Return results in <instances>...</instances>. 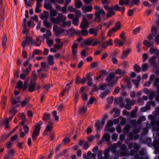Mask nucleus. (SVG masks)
Listing matches in <instances>:
<instances>
[{
  "label": "nucleus",
  "instance_id": "nucleus-1",
  "mask_svg": "<svg viewBox=\"0 0 159 159\" xmlns=\"http://www.w3.org/2000/svg\"><path fill=\"white\" fill-rule=\"evenodd\" d=\"M71 29L65 30L60 27H58L57 25H54L53 27V30L55 33L56 36L60 37L62 34L63 35H66L68 34L69 32H71Z\"/></svg>",
  "mask_w": 159,
  "mask_h": 159
},
{
  "label": "nucleus",
  "instance_id": "nucleus-2",
  "mask_svg": "<svg viewBox=\"0 0 159 159\" xmlns=\"http://www.w3.org/2000/svg\"><path fill=\"white\" fill-rule=\"evenodd\" d=\"M43 123L41 121L37 123L34 126L35 129L32 134V138L33 141H35L37 139V136L39 134V131L41 129L40 126L43 124Z\"/></svg>",
  "mask_w": 159,
  "mask_h": 159
},
{
  "label": "nucleus",
  "instance_id": "nucleus-3",
  "mask_svg": "<svg viewBox=\"0 0 159 159\" xmlns=\"http://www.w3.org/2000/svg\"><path fill=\"white\" fill-rule=\"evenodd\" d=\"M66 19V17L63 16L61 13L59 14L56 18L52 17L50 18L51 21L55 24H59L61 22L65 20Z\"/></svg>",
  "mask_w": 159,
  "mask_h": 159
},
{
  "label": "nucleus",
  "instance_id": "nucleus-4",
  "mask_svg": "<svg viewBox=\"0 0 159 159\" xmlns=\"http://www.w3.org/2000/svg\"><path fill=\"white\" fill-rule=\"evenodd\" d=\"M25 39H26L24 40L21 43L23 49H24L26 45H28L29 43L33 45L34 43V40L32 37L28 36L27 34L25 37Z\"/></svg>",
  "mask_w": 159,
  "mask_h": 159
},
{
  "label": "nucleus",
  "instance_id": "nucleus-5",
  "mask_svg": "<svg viewBox=\"0 0 159 159\" xmlns=\"http://www.w3.org/2000/svg\"><path fill=\"white\" fill-rule=\"evenodd\" d=\"M120 22H117L115 24V26L109 30L107 33V35L110 37L111 36L112 34L117 31L120 29Z\"/></svg>",
  "mask_w": 159,
  "mask_h": 159
},
{
  "label": "nucleus",
  "instance_id": "nucleus-6",
  "mask_svg": "<svg viewBox=\"0 0 159 159\" xmlns=\"http://www.w3.org/2000/svg\"><path fill=\"white\" fill-rule=\"evenodd\" d=\"M100 43V41L97 40L93 41V40L92 39V38H90L89 39H85L84 41V44L88 46L92 45L93 46H95L97 44H99Z\"/></svg>",
  "mask_w": 159,
  "mask_h": 159
},
{
  "label": "nucleus",
  "instance_id": "nucleus-7",
  "mask_svg": "<svg viewBox=\"0 0 159 159\" xmlns=\"http://www.w3.org/2000/svg\"><path fill=\"white\" fill-rule=\"evenodd\" d=\"M151 31L152 32V34L153 35L154 37H155L156 43L158 44H159V34L156 26L152 27Z\"/></svg>",
  "mask_w": 159,
  "mask_h": 159
},
{
  "label": "nucleus",
  "instance_id": "nucleus-8",
  "mask_svg": "<svg viewBox=\"0 0 159 159\" xmlns=\"http://www.w3.org/2000/svg\"><path fill=\"white\" fill-rule=\"evenodd\" d=\"M15 149H10L9 152L5 156V159H12L15 155Z\"/></svg>",
  "mask_w": 159,
  "mask_h": 159
},
{
  "label": "nucleus",
  "instance_id": "nucleus-9",
  "mask_svg": "<svg viewBox=\"0 0 159 159\" xmlns=\"http://www.w3.org/2000/svg\"><path fill=\"white\" fill-rule=\"evenodd\" d=\"M89 24V23L88 22L87 19L84 18L80 24V27L82 29H85L88 27Z\"/></svg>",
  "mask_w": 159,
  "mask_h": 159
},
{
  "label": "nucleus",
  "instance_id": "nucleus-10",
  "mask_svg": "<svg viewBox=\"0 0 159 159\" xmlns=\"http://www.w3.org/2000/svg\"><path fill=\"white\" fill-rule=\"evenodd\" d=\"M78 46L76 43H74L72 47V55L74 57H77V52L78 50L77 48Z\"/></svg>",
  "mask_w": 159,
  "mask_h": 159
},
{
  "label": "nucleus",
  "instance_id": "nucleus-11",
  "mask_svg": "<svg viewBox=\"0 0 159 159\" xmlns=\"http://www.w3.org/2000/svg\"><path fill=\"white\" fill-rule=\"evenodd\" d=\"M155 78V75L154 74L151 75L149 77V81L145 82L144 86L149 87L152 84V81L154 80Z\"/></svg>",
  "mask_w": 159,
  "mask_h": 159
},
{
  "label": "nucleus",
  "instance_id": "nucleus-12",
  "mask_svg": "<svg viewBox=\"0 0 159 159\" xmlns=\"http://www.w3.org/2000/svg\"><path fill=\"white\" fill-rule=\"evenodd\" d=\"M79 144L82 146L84 150L87 149L89 147L88 142L84 140H82L80 141Z\"/></svg>",
  "mask_w": 159,
  "mask_h": 159
},
{
  "label": "nucleus",
  "instance_id": "nucleus-13",
  "mask_svg": "<svg viewBox=\"0 0 159 159\" xmlns=\"http://www.w3.org/2000/svg\"><path fill=\"white\" fill-rule=\"evenodd\" d=\"M132 50L131 49L129 48H128L125 51L122 52V54L121 56V58L123 59H125L129 54L130 51Z\"/></svg>",
  "mask_w": 159,
  "mask_h": 159
},
{
  "label": "nucleus",
  "instance_id": "nucleus-14",
  "mask_svg": "<svg viewBox=\"0 0 159 159\" xmlns=\"http://www.w3.org/2000/svg\"><path fill=\"white\" fill-rule=\"evenodd\" d=\"M104 7L106 10H120V7H119L118 4L111 7H109L107 5H105Z\"/></svg>",
  "mask_w": 159,
  "mask_h": 159
},
{
  "label": "nucleus",
  "instance_id": "nucleus-15",
  "mask_svg": "<svg viewBox=\"0 0 159 159\" xmlns=\"http://www.w3.org/2000/svg\"><path fill=\"white\" fill-rule=\"evenodd\" d=\"M98 28H91L89 29V33L90 34H93L94 36H97L98 34Z\"/></svg>",
  "mask_w": 159,
  "mask_h": 159
},
{
  "label": "nucleus",
  "instance_id": "nucleus-16",
  "mask_svg": "<svg viewBox=\"0 0 159 159\" xmlns=\"http://www.w3.org/2000/svg\"><path fill=\"white\" fill-rule=\"evenodd\" d=\"M36 84L34 81L31 82L29 84L28 89L30 92H33L35 90V86Z\"/></svg>",
  "mask_w": 159,
  "mask_h": 159
},
{
  "label": "nucleus",
  "instance_id": "nucleus-17",
  "mask_svg": "<svg viewBox=\"0 0 159 159\" xmlns=\"http://www.w3.org/2000/svg\"><path fill=\"white\" fill-rule=\"evenodd\" d=\"M41 67L43 69V71L47 72L50 68L49 66L45 62H43L41 63Z\"/></svg>",
  "mask_w": 159,
  "mask_h": 159
},
{
  "label": "nucleus",
  "instance_id": "nucleus-18",
  "mask_svg": "<svg viewBox=\"0 0 159 159\" xmlns=\"http://www.w3.org/2000/svg\"><path fill=\"white\" fill-rule=\"evenodd\" d=\"M6 16L4 11H0V26L2 25L1 24L4 20V18Z\"/></svg>",
  "mask_w": 159,
  "mask_h": 159
},
{
  "label": "nucleus",
  "instance_id": "nucleus-19",
  "mask_svg": "<svg viewBox=\"0 0 159 159\" xmlns=\"http://www.w3.org/2000/svg\"><path fill=\"white\" fill-rule=\"evenodd\" d=\"M115 75L113 73L109 74L106 78V81L108 82H110L115 78Z\"/></svg>",
  "mask_w": 159,
  "mask_h": 159
},
{
  "label": "nucleus",
  "instance_id": "nucleus-20",
  "mask_svg": "<svg viewBox=\"0 0 159 159\" xmlns=\"http://www.w3.org/2000/svg\"><path fill=\"white\" fill-rule=\"evenodd\" d=\"M48 65L51 66L53 65L54 64V58L52 55H49L48 57Z\"/></svg>",
  "mask_w": 159,
  "mask_h": 159
},
{
  "label": "nucleus",
  "instance_id": "nucleus-21",
  "mask_svg": "<svg viewBox=\"0 0 159 159\" xmlns=\"http://www.w3.org/2000/svg\"><path fill=\"white\" fill-rule=\"evenodd\" d=\"M110 136L109 134L104 133L103 136L102 138V142H106L109 141L110 140Z\"/></svg>",
  "mask_w": 159,
  "mask_h": 159
},
{
  "label": "nucleus",
  "instance_id": "nucleus-22",
  "mask_svg": "<svg viewBox=\"0 0 159 159\" xmlns=\"http://www.w3.org/2000/svg\"><path fill=\"white\" fill-rule=\"evenodd\" d=\"M44 6L46 9L48 10H54L52 8V4L50 2H45L44 3Z\"/></svg>",
  "mask_w": 159,
  "mask_h": 159
},
{
  "label": "nucleus",
  "instance_id": "nucleus-23",
  "mask_svg": "<svg viewBox=\"0 0 159 159\" xmlns=\"http://www.w3.org/2000/svg\"><path fill=\"white\" fill-rule=\"evenodd\" d=\"M49 16L48 12L46 11H44V13H42L40 16V18L42 19H47Z\"/></svg>",
  "mask_w": 159,
  "mask_h": 159
},
{
  "label": "nucleus",
  "instance_id": "nucleus-24",
  "mask_svg": "<svg viewBox=\"0 0 159 159\" xmlns=\"http://www.w3.org/2000/svg\"><path fill=\"white\" fill-rule=\"evenodd\" d=\"M115 73L119 75H124L126 73V71L125 70H121L120 69H117L115 71Z\"/></svg>",
  "mask_w": 159,
  "mask_h": 159
},
{
  "label": "nucleus",
  "instance_id": "nucleus-25",
  "mask_svg": "<svg viewBox=\"0 0 159 159\" xmlns=\"http://www.w3.org/2000/svg\"><path fill=\"white\" fill-rule=\"evenodd\" d=\"M71 25V22L70 21H63L62 24L61 25L62 27H69Z\"/></svg>",
  "mask_w": 159,
  "mask_h": 159
},
{
  "label": "nucleus",
  "instance_id": "nucleus-26",
  "mask_svg": "<svg viewBox=\"0 0 159 159\" xmlns=\"http://www.w3.org/2000/svg\"><path fill=\"white\" fill-rule=\"evenodd\" d=\"M50 114H47L46 113H45L44 114V115L43 117V120L45 121H48V123H49V122H51L50 121Z\"/></svg>",
  "mask_w": 159,
  "mask_h": 159
},
{
  "label": "nucleus",
  "instance_id": "nucleus-27",
  "mask_svg": "<svg viewBox=\"0 0 159 159\" xmlns=\"http://www.w3.org/2000/svg\"><path fill=\"white\" fill-rule=\"evenodd\" d=\"M21 98L18 97L16 98H13L11 100L12 104L13 105H15L18 102H20Z\"/></svg>",
  "mask_w": 159,
  "mask_h": 159
},
{
  "label": "nucleus",
  "instance_id": "nucleus-28",
  "mask_svg": "<svg viewBox=\"0 0 159 159\" xmlns=\"http://www.w3.org/2000/svg\"><path fill=\"white\" fill-rule=\"evenodd\" d=\"M109 150L108 149H106L104 150V156L103 159H109L110 157V155L109 153Z\"/></svg>",
  "mask_w": 159,
  "mask_h": 159
},
{
  "label": "nucleus",
  "instance_id": "nucleus-29",
  "mask_svg": "<svg viewBox=\"0 0 159 159\" xmlns=\"http://www.w3.org/2000/svg\"><path fill=\"white\" fill-rule=\"evenodd\" d=\"M2 46L3 48H4L6 46V43L7 42V38L6 35L4 34L2 38Z\"/></svg>",
  "mask_w": 159,
  "mask_h": 159
},
{
  "label": "nucleus",
  "instance_id": "nucleus-30",
  "mask_svg": "<svg viewBox=\"0 0 159 159\" xmlns=\"http://www.w3.org/2000/svg\"><path fill=\"white\" fill-rule=\"evenodd\" d=\"M113 125V122L112 120H109L108 121L106 125L105 126L104 128L105 131H107L108 128L112 126Z\"/></svg>",
  "mask_w": 159,
  "mask_h": 159
},
{
  "label": "nucleus",
  "instance_id": "nucleus-31",
  "mask_svg": "<svg viewBox=\"0 0 159 159\" xmlns=\"http://www.w3.org/2000/svg\"><path fill=\"white\" fill-rule=\"evenodd\" d=\"M151 124L153 127H155L156 126L159 127V121L158 120H152L151 121Z\"/></svg>",
  "mask_w": 159,
  "mask_h": 159
},
{
  "label": "nucleus",
  "instance_id": "nucleus-32",
  "mask_svg": "<svg viewBox=\"0 0 159 159\" xmlns=\"http://www.w3.org/2000/svg\"><path fill=\"white\" fill-rule=\"evenodd\" d=\"M131 126L129 125H126L124 127L123 129V131L125 133H129Z\"/></svg>",
  "mask_w": 159,
  "mask_h": 159
},
{
  "label": "nucleus",
  "instance_id": "nucleus-33",
  "mask_svg": "<svg viewBox=\"0 0 159 159\" xmlns=\"http://www.w3.org/2000/svg\"><path fill=\"white\" fill-rule=\"evenodd\" d=\"M156 57L155 55H154L150 58L149 61L151 65H154L156 64Z\"/></svg>",
  "mask_w": 159,
  "mask_h": 159
},
{
  "label": "nucleus",
  "instance_id": "nucleus-34",
  "mask_svg": "<svg viewBox=\"0 0 159 159\" xmlns=\"http://www.w3.org/2000/svg\"><path fill=\"white\" fill-rule=\"evenodd\" d=\"M114 42L115 43L118 45L119 47L123 46L124 44V43L123 41L119 40L118 39H116Z\"/></svg>",
  "mask_w": 159,
  "mask_h": 159
},
{
  "label": "nucleus",
  "instance_id": "nucleus-35",
  "mask_svg": "<svg viewBox=\"0 0 159 159\" xmlns=\"http://www.w3.org/2000/svg\"><path fill=\"white\" fill-rule=\"evenodd\" d=\"M148 39L152 44L156 41L155 37H154L153 35L150 34L148 37Z\"/></svg>",
  "mask_w": 159,
  "mask_h": 159
},
{
  "label": "nucleus",
  "instance_id": "nucleus-36",
  "mask_svg": "<svg viewBox=\"0 0 159 159\" xmlns=\"http://www.w3.org/2000/svg\"><path fill=\"white\" fill-rule=\"evenodd\" d=\"M115 112L113 115V117L114 118L118 117L120 115V111L116 108H113L112 112Z\"/></svg>",
  "mask_w": 159,
  "mask_h": 159
},
{
  "label": "nucleus",
  "instance_id": "nucleus-37",
  "mask_svg": "<svg viewBox=\"0 0 159 159\" xmlns=\"http://www.w3.org/2000/svg\"><path fill=\"white\" fill-rule=\"evenodd\" d=\"M153 146L157 150H159V140H156L154 141Z\"/></svg>",
  "mask_w": 159,
  "mask_h": 159
},
{
  "label": "nucleus",
  "instance_id": "nucleus-38",
  "mask_svg": "<svg viewBox=\"0 0 159 159\" xmlns=\"http://www.w3.org/2000/svg\"><path fill=\"white\" fill-rule=\"evenodd\" d=\"M100 63V61L93 62L90 65V68H94L97 67L98 66Z\"/></svg>",
  "mask_w": 159,
  "mask_h": 159
},
{
  "label": "nucleus",
  "instance_id": "nucleus-39",
  "mask_svg": "<svg viewBox=\"0 0 159 159\" xmlns=\"http://www.w3.org/2000/svg\"><path fill=\"white\" fill-rule=\"evenodd\" d=\"M75 7L77 8H80L82 5V2L79 0H77L75 2Z\"/></svg>",
  "mask_w": 159,
  "mask_h": 159
},
{
  "label": "nucleus",
  "instance_id": "nucleus-40",
  "mask_svg": "<svg viewBox=\"0 0 159 159\" xmlns=\"http://www.w3.org/2000/svg\"><path fill=\"white\" fill-rule=\"evenodd\" d=\"M49 125H47L45 129L47 131H51L52 130L53 128V123L52 122H49Z\"/></svg>",
  "mask_w": 159,
  "mask_h": 159
},
{
  "label": "nucleus",
  "instance_id": "nucleus-41",
  "mask_svg": "<svg viewBox=\"0 0 159 159\" xmlns=\"http://www.w3.org/2000/svg\"><path fill=\"white\" fill-rule=\"evenodd\" d=\"M110 92V91L108 90H106L100 94V97L102 98H104L108 95Z\"/></svg>",
  "mask_w": 159,
  "mask_h": 159
},
{
  "label": "nucleus",
  "instance_id": "nucleus-42",
  "mask_svg": "<svg viewBox=\"0 0 159 159\" xmlns=\"http://www.w3.org/2000/svg\"><path fill=\"white\" fill-rule=\"evenodd\" d=\"M17 112V110H15V107H12L11 108L9 113L11 115L14 116Z\"/></svg>",
  "mask_w": 159,
  "mask_h": 159
},
{
  "label": "nucleus",
  "instance_id": "nucleus-43",
  "mask_svg": "<svg viewBox=\"0 0 159 159\" xmlns=\"http://www.w3.org/2000/svg\"><path fill=\"white\" fill-rule=\"evenodd\" d=\"M101 124L100 121H98V122L96 123L95 127L96 128V131L100 130L101 127H103Z\"/></svg>",
  "mask_w": 159,
  "mask_h": 159
},
{
  "label": "nucleus",
  "instance_id": "nucleus-44",
  "mask_svg": "<svg viewBox=\"0 0 159 159\" xmlns=\"http://www.w3.org/2000/svg\"><path fill=\"white\" fill-rule=\"evenodd\" d=\"M41 51L39 49H36L34 50V52L32 53L31 58H33L34 56V54L40 55L41 54Z\"/></svg>",
  "mask_w": 159,
  "mask_h": 159
},
{
  "label": "nucleus",
  "instance_id": "nucleus-45",
  "mask_svg": "<svg viewBox=\"0 0 159 159\" xmlns=\"http://www.w3.org/2000/svg\"><path fill=\"white\" fill-rule=\"evenodd\" d=\"M153 84L154 85L157 87L159 88V77L155 78L153 82Z\"/></svg>",
  "mask_w": 159,
  "mask_h": 159
},
{
  "label": "nucleus",
  "instance_id": "nucleus-46",
  "mask_svg": "<svg viewBox=\"0 0 159 159\" xmlns=\"http://www.w3.org/2000/svg\"><path fill=\"white\" fill-rule=\"evenodd\" d=\"M87 108L85 107H83L81 108H80L79 110V113H80L84 114L86 112Z\"/></svg>",
  "mask_w": 159,
  "mask_h": 159
},
{
  "label": "nucleus",
  "instance_id": "nucleus-47",
  "mask_svg": "<svg viewBox=\"0 0 159 159\" xmlns=\"http://www.w3.org/2000/svg\"><path fill=\"white\" fill-rule=\"evenodd\" d=\"M30 101V99L28 98H26L25 100L23 101L21 103V105L22 107H24L28 104V102Z\"/></svg>",
  "mask_w": 159,
  "mask_h": 159
},
{
  "label": "nucleus",
  "instance_id": "nucleus-48",
  "mask_svg": "<svg viewBox=\"0 0 159 159\" xmlns=\"http://www.w3.org/2000/svg\"><path fill=\"white\" fill-rule=\"evenodd\" d=\"M102 151L101 150L98 151V159H103V157L102 156Z\"/></svg>",
  "mask_w": 159,
  "mask_h": 159
},
{
  "label": "nucleus",
  "instance_id": "nucleus-49",
  "mask_svg": "<svg viewBox=\"0 0 159 159\" xmlns=\"http://www.w3.org/2000/svg\"><path fill=\"white\" fill-rule=\"evenodd\" d=\"M148 66L147 64L144 63L141 66L142 70L143 72L146 71L148 68Z\"/></svg>",
  "mask_w": 159,
  "mask_h": 159
},
{
  "label": "nucleus",
  "instance_id": "nucleus-50",
  "mask_svg": "<svg viewBox=\"0 0 159 159\" xmlns=\"http://www.w3.org/2000/svg\"><path fill=\"white\" fill-rule=\"evenodd\" d=\"M106 87L107 86L105 84L101 83L100 84L99 88L100 90H102L105 89H106Z\"/></svg>",
  "mask_w": 159,
  "mask_h": 159
},
{
  "label": "nucleus",
  "instance_id": "nucleus-51",
  "mask_svg": "<svg viewBox=\"0 0 159 159\" xmlns=\"http://www.w3.org/2000/svg\"><path fill=\"white\" fill-rule=\"evenodd\" d=\"M93 7L91 6H84L82 8V10H92Z\"/></svg>",
  "mask_w": 159,
  "mask_h": 159
},
{
  "label": "nucleus",
  "instance_id": "nucleus-52",
  "mask_svg": "<svg viewBox=\"0 0 159 159\" xmlns=\"http://www.w3.org/2000/svg\"><path fill=\"white\" fill-rule=\"evenodd\" d=\"M79 21V18H75L73 19L72 23L74 25L77 26L78 25Z\"/></svg>",
  "mask_w": 159,
  "mask_h": 159
},
{
  "label": "nucleus",
  "instance_id": "nucleus-53",
  "mask_svg": "<svg viewBox=\"0 0 159 159\" xmlns=\"http://www.w3.org/2000/svg\"><path fill=\"white\" fill-rule=\"evenodd\" d=\"M101 11H97L95 12V19H98L100 17L101 15Z\"/></svg>",
  "mask_w": 159,
  "mask_h": 159
},
{
  "label": "nucleus",
  "instance_id": "nucleus-54",
  "mask_svg": "<svg viewBox=\"0 0 159 159\" xmlns=\"http://www.w3.org/2000/svg\"><path fill=\"white\" fill-rule=\"evenodd\" d=\"M41 43V40L39 38H37L36 39V41L34 43L35 46H39Z\"/></svg>",
  "mask_w": 159,
  "mask_h": 159
},
{
  "label": "nucleus",
  "instance_id": "nucleus-55",
  "mask_svg": "<svg viewBox=\"0 0 159 159\" xmlns=\"http://www.w3.org/2000/svg\"><path fill=\"white\" fill-rule=\"evenodd\" d=\"M115 14L114 11H110L107 14V17H110L114 15Z\"/></svg>",
  "mask_w": 159,
  "mask_h": 159
},
{
  "label": "nucleus",
  "instance_id": "nucleus-56",
  "mask_svg": "<svg viewBox=\"0 0 159 159\" xmlns=\"http://www.w3.org/2000/svg\"><path fill=\"white\" fill-rule=\"evenodd\" d=\"M57 11H50V17L51 18L57 15Z\"/></svg>",
  "mask_w": 159,
  "mask_h": 159
},
{
  "label": "nucleus",
  "instance_id": "nucleus-57",
  "mask_svg": "<svg viewBox=\"0 0 159 159\" xmlns=\"http://www.w3.org/2000/svg\"><path fill=\"white\" fill-rule=\"evenodd\" d=\"M81 33L82 36L87 35L88 34V31L87 29H85L81 30Z\"/></svg>",
  "mask_w": 159,
  "mask_h": 159
},
{
  "label": "nucleus",
  "instance_id": "nucleus-58",
  "mask_svg": "<svg viewBox=\"0 0 159 159\" xmlns=\"http://www.w3.org/2000/svg\"><path fill=\"white\" fill-rule=\"evenodd\" d=\"M52 114L53 116H54L55 120L57 121H58L59 120V117L57 115V111H54L52 112Z\"/></svg>",
  "mask_w": 159,
  "mask_h": 159
},
{
  "label": "nucleus",
  "instance_id": "nucleus-59",
  "mask_svg": "<svg viewBox=\"0 0 159 159\" xmlns=\"http://www.w3.org/2000/svg\"><path fill=\"white\" fill-rule=\"evenodd\" d=\"M143 44L147 48L149 47L152 45L150 42L148 43V41L146 40L143 41Z\"/></svg>",
  "mask_w": 159,
  "mask_h": 159
},
{
  "label": "nucleus",
  "instance_id": "nucleus-60",
  "mask_svg": "<svg viewBox=\"0 0 159 159\" xmlns=\"http://www.w3.org/2000/svg\"><path fill=\"white\" fill-rule=\"evenodd\" d=\"M47 43L48 46L50 47H51L53 45L54 41L52 40H48L47 41Z\"/></svg>",
  "mask_w": 159,
  "mask_h": 159
},
{
  "label": "nucleus",
  "instance_id": "nucleus-61",
  "mask_svg": "<svg viewBox=\"0 0 159 159\" xmlns=\"http://www.w3.org/2000/svg\"><path fill=\"white\" fill-rule=\"evenodd\" d=\"M10 134H7V133H4L1 136V138L2 140H4L7 139L9 136Z\"/></svg>",
  "mask_w": 159,
  "mask_h": 159
},
{
  "label": "nucleus",
  "instance_id": "nucleus-62",
  "mask_svg": "<svg viewBox=\"0 0 159 159\" xmlns=\"http://www.w3.org/2000/svg\"><path fill=\"white\" fill-rule=\"evenodd\" d=\"M133 148L134 149V150L138 151L140 149V147L139 144L137 143H134V144L133 147Z\"/></svg>",
  "mask_w": 159,
  "mask_h": 159
},
{
  "label": "nucleus",
  "instance_id": "nucleus-63",
  "mask_svg": "<svg viewBox=\"0 0 159 159\" xmlns=\"http://www.w3.org/2000/svg\"><path fill=\"white\" fill-rule=\"evenodd\" d=\"M43 24L44 26L47 28H49L51 26L50 23L46 20L43 21Z\"/></svg>",
  "mask_w": 159,
  "mask_h": 159
},
{
  "label": "nucleus",
  "instance_id": "nucleus-64",
  "mask_svg": "<svg viewBox=\"0 0 159 159\" xmlns=\"http://www.w3.org/2000/svg\"><path fill=\"white\" fill-rule=\"evenodd\" d=\"M134 159H144V157L143 156H140L139 155L138 153H136L134 156Z\"/></svg>",
  "mask_w": 159,
  "mask_h": 159
}]
</instances>
